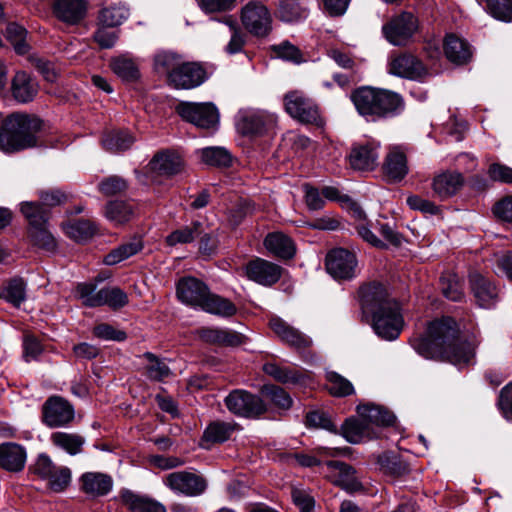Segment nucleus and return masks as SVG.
I'll return each instance as SVG.
<instances>
[{
  "instance_id": "nucleus-1",
  "label": "nucleus",
  "mask_w": 512,
  "mask_h": 512,
  "mask_svg": "<svg viewBox=\"0 0 512 512\" xmlns=\"http://www.w3.org/2000/svg\"><path fill=\"white\" fill-rule=\"evenodd\" d=\"M411 347L422 357L454 365L468 364L474 356L470 344L463 340L458 323L450 316L430 321L423 334L410 338Z\"/></svg>"
},
{
  "instance_id": "nucleus-2",
  "label": "nucleus",
  "mask_w": 512,
  "mask_h": 512,
  "mask_svg": "<svg viewBox=\"0 0 512 512\" xmlns=\"http://www.w3.org/2000/svg\"><path fill=\"white\" fill-rule=\"evenodd\" d=\"M357 113L366 122H379L400 115L405 109L403 97L391 90L361 86L350 94Z\"/></svg>"
},
{
  "instance_id": "nucleus-3",
  "label": "nucleus",
  "mask_w": 512,
  "mask_h": 512,
  "mask_svg": "<svg viewBox=\"0 0 512 512\" xmlns=\"http://www.w3.org/2000/svg\"><path fill=\"white\" fill-rule=\"evenodd\" d=\"M176 294L182 303L210 314L231 317L237 312L234 303L212 293L203 281L192 276L181 278L178 281Z\"/></svg>"
},
{
  "instance_id": "nucleus-4",
  "label": "nucleus",
  "mask_w": 512,
  "mask_h": 512,
  "mask_svg": "<svg viewBox=\"0 0 512 512\" xmlns=\"http://www.w3.org/2000/svg\"><path fill=\"white\" fill-rule=\"evenodd\" d=\"M41 127L38 117L20 113L8 116L0 130V149L12 153L34 147Z\"/></svg>"
},
{
  "instance_id": "nucleus-5",
  "label": "nucleus",
  "mask_w": 512,
  "mask_h": 512,
  "mask_svg": "<svg viewBox=\"0 0 512 512\" xmlns=\"http://www.w3.org/2000/svg\"><path fill=\"white\" fill-rule=\"evenodd\" d=\"M29 470L33 475L45 481L46 487L52 492H64L71 484V469L67 466L57 465L46 453L39 454Z\"/></svg>"
},
{
  "instance_id": "nucleus-6",
  "label": "nucleus",
  "mask_w": 512,
  "mask_h": 512,
  "mask_svg": "<svg viewBox=\"0 0 512 512\" xmlns=\"http://www.w3.org/2000/svg\"><path fill=\"white\" fill-rule=\"evenodd\" d=\"M240 21L250 35L259 39L267 38L273 30L271 11L258 0H251L241 8Z\"/></svg>"
},
{
  "instance_id": "nucleus-7",
  "label": "nucleus",
  "mask_w": 512,
  "mask_h": 512,
  "mask_svg": "<svg viewBox=\"0 0 512 512\" xmlns=\"http://www.w3.org/2000/svg\"><path fill=\"white\" fill-rule=\"evenodd\" d=\"M283 104L287 114L301 123L318 127L324 124L318 104L303 91L287 92L283 97Z\"/></svg>"
},
{
  "instance_id": "nucleus-8",
  "label": "nucleus",
  "mask_w": 512,
  "mask_h": 512,
  "mask_svg": "<svg viewBox=\"0 0 512 512\" xmlns=\"http://www.w3.org/2000/svg\"><path fill=\"white\" fill-rule=\"evenodd\" d=\"M163 484L176 495L198 497L208 488L207 479L199 472L180 470L166 474Z\"/></svg>"
},
{
  "instance_id": "nucleus-9",
  "label": "nucleus",
  "mask_w": 512,
  "mask_h": 512,
  "mask_svg": "<svg viewBox=\"0 0 512 512\" xmlns=\"http://www.w3.org/2000/svg\"><path fill=\"white\" fill-rule=\"evenodd\" d=\"M372 317V328L384 340H395L400 335L404 320L398 302L388 303L384 309L378 310Z\"/></svg>"
},
{
  "instance_id": "nucleus-10",
  "label": "nucleus",
  "mask_w": 512,
  "mask_h": 512,
  "mask_svg": "<svg viewBox=\"0 0 512 512\" xmlns=\"http://www.w3.org/2000/svg\"><path fill=\"white\" fill-rule=\"evenodd\" d=\"M214 70L213 65L182 61L171 75L169 86L175 89H193L203 84Z\"/></svg>"
},
{
  "instance_id": "nucleus-11",
  "label": "nucleus",
  "mask_w": 512,
  "mask_h": 512,
  "mask_svg": "<svg viewBox=\"0 0 512 512\" xmlns=\"http://www.w3.org/2000/svg\"><path fill=\"white\" fill-rule=\"evenodd\" d=\"M237 131L243 136H260L276 123V116L264 110L246 108L236 115Z\"/></svg>"
},
{
  "instance_id": "nucleus-12",
  "label": "nucleus",
  "mask_w": 512,
  "mask_h": 512,
  "mask_svg": "<svg viewBox=\"0 0 512 512\" xmlns=\"http://www.w3.org/2000/svg\"><path fill=\"white\" fill-rule=\"evenodd\" d=\"M227 409L236 416L257 418L267 411L263 400L245 390H233L224 399Z\"/></svg>"
},
{
  "instance_id": "nucleus-13",
  "label": "nucleus",
  "mask_w": 512,
  "mask_h": 512,
  "mask_svg": "<svg viewBox=\"0 0 512 512\" xmlns=\"http://www.w3.org/2000/svg\"><path fill=\"white\" fill-rule=\"evenodd\" d=\"M74 419V407L63 397L51 396L42 406V422L51 429L68 427Z\"/></svg>"
},
{
  "instance_id": "nucleus-14",
  "label": "nucleus",
  "mask_w": 512,
  "mask_h": 512,
  "mask_svg": "<svg viewBox=\"0 0 512 512\" xmlns=\"http://www.w3.org/2000/svg\"><path fill=\"white\" fill-rule=\"evenodd\" d=\"M177 112L183 120L202 129L215 128L219 122L218 109L212 103H180Z\"/></svg>"
},
{
  "instance_id": "nucleus-15",
  "label": "nucleus",
  "mask_w": 512,
  "mask_h": 512,
  "mask_svg": "<svg viewBox=\"0 0 512 512\" xmlns=\"http://www.w3.org/2000/svg\"><path fill=\"white\" fill-rule=\"evenodd\" d=\"M327 272L336 280H351L356 276L357 258L344 248H335L326 255Z\"/></svg>"
},
{
  "instance_id": "nucleus-16",
  "label": "nucleus",
  "mask_w": 512,
  "mask_h": 512,
  "mask_svg": "<svg viewBox=\"0 0 512 512\" xmlns=\"http://www.w3.org/2000/svg\"><path fill=\"white\" fill-rule=\"evenodd\" d=\"M417 30V19L410 12H403L383 25L385 38L393 45L401 46L407 43Z\"/></svg>"
},
{
  "instance_id": "nucleus-17",
  "label": "nucleus",
  "mask_w": 512,
  "mask_h": 512,
  "mask_svg": "<svg viewBox=\"0 0 512 512\" xmlns=\"http://www.w3.org/2000/svg\"><path fill=\"white\" fill-rule=\"evenodd\" d=\"M361 309L364 314L373 315L382 310L388 303L396 301L388 294L386 287L379 282H370L362 285L358 291Z\"/></svg>"
},
{
  "instance_id": "nucleus-18",
  "label": "nucleus",
  "mask_w": 512,
  "mask_h": 512,
  "mask_svg": "<svg viewBox=\"0 0 512 512\" xmlns=\"http://www.w3.org/2000/svg\"><path fill=\"white\" fill-rule=\"evenodd\" d=\"M282 267L262 258L250 260L244 266L247 278L263 286H272L282 276Z\"/></svg>"
},
{
  "instance_id": "nucleus-19",
  "label": "nucleus",
  "mask_w": 512,
  "mask_h": 512,
  "mask_svg": "<svg viewBox=\"0 0 512 512\" xmlns=\"http://www.w3.org/2000/svg\"><path fill=\"white\" fill-rule=\"evenodd\" d=\"M389 72L395 76L416 81H423L429 75L423 62L409 53L393 58L389 63Z\"/></svg>"
},
{
  "instance_id": "nucleus-20",
  "label": "nucleus",
  "mask_w": 512,
  "mask_h": 512,
  "mask_svg": "<svg viewBox=\"0 0 512 512\" xmlns=\"http://www.w3.org/2000/svg\"><path fill=\"white\" fill-rule=\"evenodd\" d=\"M269 326L282 342L296 350L305 349L311 345V339L307 335L278 316L270 318Z\"/></svg>"
},
{
  "instance_id": "nucleus-21",
  "label": "nucleus",
  "mask_w": 512,
  "mask_h": 512,
  "mask_svg": "<svg viewBox=\"0 0 512 512\" xmlns=\"http://www.w3.org/2000/svg\"><path fill=\"white\" fill-rule=\"evenodd\" d=\"M341 434L349 443L358 444L378 438L380 431L359 416L346 419L341 426Z\"/></svg>"
},
{
  "instance_id": "nucleus-22",
  "label": "nucleus",
  "mask_w": 512,
  "mask_h": 512,
  "mask_svg": "<svg viewBox=\"0 0 512 512\" xmlns=\"http://www.w3.org/2000/svg\"><path fill=\"white\" fill-rule=\"evenodd\" d=\"M472 293L480 307H492L498 298V288L490 279L480 273L473 272L469 276Z\"/></svg>"
},
{
  "instance_id": "nucleus-23",
  "label": "nucleus",
  "mask_w": 512,
  "mask_h": 512,
  "mask_svg": "<svg viewBox=\"0 0 512 512\" xmlns=\"http://www.w3.org/2000/svg\"><path fill=\"white\" fill-rule=\"evenodd\" d=\"M152 172L159 176H173L180 173L184 167L182 157L175 151L162 150L157 152L149 162Z\"/></svg>"
},
{
  "instance_id": "nucleus-24",
  "label": "nucleus",
  "mask_w": 512,
  "mask_h": 512,
  "mask_svg": "<svg viewBox=\"0 0 512 512\" xmlns=\"http://www.w3.org/2000/svg\"><path fill=\"white\" fill-rule=\"evenodd\" d=\"M52 8L57 19L69 25H76L86 16L87 1L55 0Z\"/></svg>"
},
{
  "instance_id": "nucleus-25",
  "label": "nucleus",
  "mask_w": 512,
  "mask_h": 512,
  "mask_svg": "<svg viewBox=\"0 0 512 512\" xmlns=\"http://www.w3.org/2000/svg\"><path fill=\"white\" fill-rule=\"evenodd\" d=\"M379 144L376 142H366L352 148L349 161L355 170H372L378 163Z\"/></svg>"
},
{
  "instance_id": "nucleus-26",
  "label": "nucleus",
  "mask_w": 512,
  "mask_h": 512,
  "mask_svg": "<svg viewBox=\"0 0 512 512\" xmlns=\"http://www.w3.org/2000/svg\"><path fill=\"white\" fill-rule=\"evenodd\" d=\"M26 450L20 444L5 442L0 444V467L9 472H20L26 463Z\"/></svg>"
},
{
  "instance_id": "nucleus-27",
  "label": "nucleus",
  "mask_w": 512,
  "mask_h": 512,
  "mask_svg": "<svg viewBox=\"0 0 512 512\" xmlns=\"http://www.w3.org/2000/svg\"><path fill=\"white\" fill-rule=\"evenodd\" d=\"M82 491L91 497L107 495L113 487L110 475L101 472H86L80 477Z\"/></svg>"
},
{
  "instance_id": "nucleus-28",
  "label": "nucleus",
  "mask_w": 512,
  "mask_h": 512,
  "mask_svg": "<svg viewBox=\"0 0 512 512\" xmlns=\"http://www.w3.org/2000/svg\"><path fill=\"white\" fill-rule=\"evenodd\" d=\"M443 49L446 58L455 65H465L472 59L470 44L454 34L445 37Z\"/></svg>"
},
{
  "instance_id": "nucleus-29",
  "label": "nucleus",
  "mask_w": 512,
  "mask_h": 512,
  "mask_svg": "<svg viewBox=\"0 0 512 512\" xmlns=\"http://www.w3.org/2000/svg\"><path fill=\"white\" fill-rule=\"evenodd\" d=\"M328 466L334 471L335 483L347 492H356L363 488L355 468L351 465L334 460L329 461Z\"/></svg>"
},
{
  "instance_id": "nucleus-30",
  "label": "nucleus",
  "mask_w": 512,
  "mask_h": 512,
  "mask_svg": "<svg viewBox=\"0 0 512 512\" xmlns=\"http://www.w3.org/2000/svg\"><path fill=\"white\" fill-rule=\"evenodd\" d=\"M464 184L461 173L455 171L443 172L434 177L432 188L441 200L455 195Z\"/></svg>"
},
{
  "instance_id": "nucleus-31",
  "label": "nucleus",
  "mask_w": 512,
  "mask_h": 512,
  "mask_svg": "<svg viewBox=\"0 0 512 512\" xmlns=\"http://www.w3.org/2000/svg\"><path fill=\"white\" fill-rule=\"evenodd\" d=\"M12 95L19 103L31 102L37 95L39 85L28 73L19 71L12 79Z\"/></svg>"
},
{
  "instance_id": "nucleus-32",
  "label": "nucleus",
  "mask_w": 512,
  "mask_h": 512,
  "mask_svg": "<svg viewBox=\"0 0 512 512\" xmlns=\"http://www.w3.org/2000/svg\"><path fill=\"white\" fill-rule=\"evenodd\" d=\"M262 369L266 375L283 384H301L308 378L301 368L281 366L275 362L265 363Z\"/></svg>"
},
{
  "instance_id": "nucleus-33",
  "label": "nucleus",
  "mask_w": 512,
  "mask_h": 512,
  "mask_svg": "<svg viewBox=\"0 0 512 512\" xmlns=\"http://www.w3.org/2000/svg\"><path fill=\"white\" fill-rule=\"evenodd\" d=\"M120 498L131 512H166L165 506L160 502L131 490H122Z\"/></svg>"
},
{
  "instance_id": "nucleus-34",
  "label": "nucleus",
  "mask_w": 512,
  "mask_h": 512,
  "mask_svg": "<svg viewBox=\"0 0 512 512\" xmlns=\"http://www.w3.org/2000/svg\"><path fill=\"white\" fill-rule=\"evenodd\" d=\"M265 248L280 259H291L294 257L296 248L292 239L282 232L269 233L264 239Z\"/></svg>"
},
{
  "instance_id": "nucleus-35",
  "label": "nucleus",
  "mask_w": 512,
  "mask_h": 512,
  "mask_svg": "<svg viewBox=\"0 0 512 512\" xmlns=\"http://www.w3.org/2000/svg\"><path fill=\"white\" fill-rule=\"evenodd\" d=\"M357 412L360 417L364 418L369 425L375 427L379 431V427L391 426L395 422V416L385 407L366 404L359 405Z\"/></svg>"
},
{
  "instance_id": "nucleus-36",
  "label": "nucleus",
  "mask_w": 512,
  "mask_h": 512,
  "mask_svg": "<svg viewBox=\"0 0 512 512\" xmlns=\"http://www.w3.org/2000/svg\"><path fill=\"white\" fill-rule=\"evenodd\" d=\"M49 439L53 446L62 451H65L71 456L82 453L83 447L86 443L85 437L82 435L64 431H56L51 433Z\"/></svg>"
},
{
  "instance_id": "nucleus-37",
  "label": "nucleus",
  "mask_w": 512,
  "mask_h": 512,
  "mask_svg": "<svg viewBox=\"0 0 512 512\" xmlns=\"http://www.w3.org/2000/svg\"><path fill=\"white\" fill-rule=\"evenodd\" d=\"M236 429V424L224 421L211 422L203 432L201 446L208 448L210 444L227 441Z\"/></svg>"
},
{
  "instance_id": "nucleus-38",
  "label": "nucleus",
  "mask_w": 512,
  "mask_h": 512,
  "mask_svg": "<svg viewBox=\"0 0 512 512\" xmlns=\"http://www.w3.org/2000/svg\"><path fill=\"white\" fill-rule=\"evenodd\" d=\"M135 137L128 130H112L104 133L102 147L110 153L124 152L132 147Z\"/></svg>"
},
{
  "instance_id": "nucleus-39",
  "label": "nucleus",
  "mask_w": 512,
  "mask_h": 512,
  "mask_svg": "<svg viewBox=\"0 0 512 512\" xmlns=\"http://www.w3.org/2000/svg\"><path fill=\"white\" fill-rule=\"evenodd\" d=\"M385 175L394 182L402 180L408 173L407 159L397 148L390 150L383 166Z\"/></svg>"
},
{
  "instance_id": "nucleus-40",
  "label": "nucleus",
  "mask_w": 512,
  "mask_h": 512,
  "mask_svg": "<svg viewBox=\"0 0 512 512\" xmlns=\"http://www.w3.org/2000/svg\"><path fill=\"white\" fill-rule=\"evenodd\" d=\"M109 66L113 73L124 82H135L140 78L138 63L127 55L112 58Z\"/></svg>"
},
{
  "instance_id": "nucleus-41",
  "label": "nucleus",
  "mask_w": 512,
  "mask_h": 512,
  "mask_svg": "<svg viewBox=\"0 0 512 512\" xmlns=\"http://www.w3.org/2000/svg\"><path fill=\"white\" fill-rule=\"evenodd\" d=\"M64 233L76 242H85L91 239L97 232L94 222L87 219H79L62 224Z\"/></svg>"
},
{
  "instance_id": "nucleus-42",
  "label": "nucleus",
  "mask_w": 512,
  "mask_h": 512,
  "mask_svg": "<svg viewBox=\"0 0 512 512\" xmlns=\"http://www.w3.org/2000/svg\"><path fill=\"white\" fill-rule=\"evenodd\" d=\"M183 61L180 54L172 51H160L154 56V69L157 73L166 76L167 83L171 81V75L176 72Z\"/></svg>"
},
{
  "instance_id": "nucleus-43",
  "label": "nucleus",
  "mask_w": 512,
  "mask_h": 512,
  "mask_svg": "<svg viewBox=\"0 0 512 512\" xmlns=\"http://www.w3.org/2000/svg\"><path fill=\"white\" fill-rule=\"evenodd\" d=\"M142 248L143 243L141 239L133 238L111 250L107 255H105L103 262L109 266L116 265L137 254L142 250Z\"/></svg>"
},
{
  "instance_id": "nucleus-44",
  "label": "nucleus",
  "mask_w": 512,
  "mask_h": 512,
  "mask_svg": "<svg viewBox=\"0 0 512 512\" xmlns=\"http://www.w3.org/2000/svg\"><path fill=\"white\" fill-rule=\"evenodd\" d=\"M20 210L29 223V229L48 225L50 211L44 208L39 202H23L21 203Z\"/></svg>"
},
{
  "instance_id": "nucleus-45",
  "label": "nucleus",
  "mask_w": 512,
  "mask_h": 512,
  "mask_svg": "<svg viewBox=\"0 0 512 512\" xmlns=\"http://www.w3.org/2000/svg\"><path fill=\"white\" fill-rule=\"evenodd\" d=\"M129 17V9L121 4H112L99 11L98 24L117 27Z\"/></svg>"
},
{
  "instance_id": "nucleus-46",
  "label": "nucleus",
  "mask_w": 512,
  "mask_h": 512,
  "mask_svg": "<svg viewBox=\"0 0 512 512\" xmlns=\"http://www.w3.org/2000/svg\"><path fill=\"white\" fill-rule=\"evenodd\" d=\"M106 218L119 225L130 221L134 217L133 206L122 200L110 201L105 206Z\"/></svg>"
},
{
  "instance_id": "nucleus-47",
  "label": "nucleus",
  "mask_w": 512,
  "mask_h": 512,
  "mask_svg": "<svg viewBox=\"0 0 512 512\" xmlns=\"http://www.w3.org/2000/svg\"><path fill=\"white\" fill-rule=\"evenodd\" d=\"M203 225L200 221H194L188 226H184L171 232L166 237V243L169 246L177 244H188L195 240L196 237L203 233Z\"/></svg>"
},
{
  "instance_id": "nucleus-48",
  "label": "nucleus",
  "mask_w": 512,
  "mask_h": 512,
  "mask_svg": "<svg viewBox=\"0 0 512 512\" xmlns=\"http://www.w3.org/2000/svg\"><path fill=\"white\" fill-rule=\"evenodd\" d=\"M143 357L147 360L148 364L145 367L146 376L152 381H164L172 374L168 365L155 354L145 352Z\"/></svg>"
},
{
  "instance_id": "nucleus-49",
  "label": "nucleus",
  "mask_w": 512,
  "mask_h": 512,
  "mask_svg": "<svg viewBox=\"0 0 512 512\" xmlns=\"http://www.w3.org/2000/svg\"><path fill=\"white\" fill-rule=\"evenodd\" d=\"M327 389L335 397H346L355 393L352 383L334 371L326 373Z\"/></svg>"
},
{
  "instance_id": "nucleus-50",
  "label": "nucleus",
  "mask_w": 512,
  "mask_h": 512,
  "mask_svg": "<svg viewBox=\"0 0 512 512\" xmlns=\"http://www.w3.org/2000/svg\"><path fill=\"white\" fill-rule=\"evenodd\" d=\"M201 160L210 166L229 167L232 164V155L223 147H206L200 151Z\"/></svg>"
},
{
  "instance_id": "nucleus-51",
  "label": "nucleus",
  "mask_w": 512,
  "mask_h": 512,
  "mask_svg": "<svg viewBox=\"0 0 512 512\" xmlns=\"http://www.w3.org/2000/svg\"><path fill=\"white\" fill-rule=\"evenodd\" d=\"M270 50L275 57L284 61H289L294 64H300L304 61L301 50L288 40L270 46Z\"/></svg>"
},
{
  "instance_id": "nucleus-52",
  "label": "nucleus",
  "mask_w": 512,
  "mask_h": 512,
  "mask_svg": "<svg viewBox=\"0 0 512 512\" xmlns=\"http://www.w3.org/2000/svg\"><path fill=\"white\" fill-rule=\"evenodd\" d=\"M99 296V306L107 305L112 309H120L128 303L127 294L118 287L100 289Z\"/></svg>"
},
{
  "instance_id": "nucleus-53",
  "label": "nucleus",
  "mask_w": 512,
  "mask_h": 512,
  "mask_svg": "<svg viewBox=\"0 0 512 512\" xmlns=\"http://www.w3.org/2000/svg\"><path fill=\"white\" fill-rule=\"evenodd\" d=\"M440 285L443 295L451 301L458 302L464 297L463 287L460 279L455 274H445L440 278Z\"/></svg>"
},
{
  "instance_id": "nucleus-54",
  "label": "nucleus",
  "mask_w": 512,
  "mask_h": 512,
  "mask_svg": "<svg viewBox=\"0 0 512 512\" xmlns=\"http://www.w3.org/2000/svg\"><path fill=\"white\" fill-rule=\"evenodd\" d=\"M261 393L266 397L272 404L281 408L289 409L292 406V398L290 395L280 386L276 385H264L261 389Z\"/></svg>"
},
{
  "instance_id": "nucleus-55",
  "label": "nucleus",
  "mask_w": 512,
  "mask_h": 512,
  "mask_svg": "<svg viewBox=\"0 0 512 512\" xmlns=\"http://www.w3.org/2000/svg\"><path fill=\"white\" fill-rule=\"evenodd\" d=\"M0 298H3L15 307H19L25 300V284L23 280L13 279L9 281L0 293Z\"/></svg>"
},
{
  "instance_id": "nucleus-56",
  "label": "nucleus",
  "mask_w": 512,
  "mask_h": 512,
  "mask_svg": "<svg viewBox=\"0 0 512 512\" xmlns=\"http://www.w3.org/2000/svg\"><path fill=\"white\" fill-rule=\"evenodd\" d=\"M28 232L34 245L49 252L55 250L56 240L47 229V225L29 229Z\"/></svg>"
},
{
  "instance_id": "nucleus-57",
  "label": "nucleus",
  "mask_w": 512,
  "mask_h": 512,
  "mask_svg": "<svg viewBox=\"0 0 512 512\" xmlns=\"http://www.w3.org/2000/svg\"><path fill=\"white\" fill-rule=\"evenodd\" d=\"M377 464L385 474L392 476H401L408 472V468L405 464L388 453L378 455Z\"/></svg>"
},
{
  "instance_id": "nucleus-58",
  "label": "nucleus",
  "mask_w": 512,
  "mask_h": 512,
  "mask_svg": "<svg viewBox=\"0 0 512 512\" xmlns=\"http://www.w3.org/2000/svg\"><path fill=\"white\" fill-rule=\"evenodd\" d=\"M39 203L47 209L66 203L70 195L60 189L51 188L38 192Z\"/></svg>"
},
{
  "instance_id": "nucleus-59",
  "label": "nucleus",
  "mask_w": 512,
  "mask_h": 512,
  "mask_svg": "<svg viewBox=\"0 0 512 512\" xmlns=\"http://www.w3.org/2000/svg\"><path fill=\"white\" fill-rule=\"evenodd\" d=\"M486 8L494 18L504 21H512V0H485Z\"/></svg>"
},
{
  "instance_id": "nucleus-60",
  "label": "nucleus",
  "mask_w": 512,
  "mask_h": 512,
  "mask_svg": "<svg viewBox=\"0 0 512 512\" xmlns=\"http://www.w3.org/2000/svg\"><path fill=\"white\" fill-rule=\"evenodd\" d=\"M75 296L84 306L99 307V291H96V284L79 283L75 289Z\"/></svg>"
},
{
  "instance_id": "nucleus-61",
  "label": "nucleus",
  "mask_w": 512,
  "mask_h": 512,
  "mask_svg": "<svg viewBox=\"0 0 512 512\" xmlns=\"http://www.w3.org/2000/svg\"><path fill=\"white\" fill-rule=\"evenodd\" d=\"M226 23L229 26L232 34H231L230 41L228 42V44L225 47V51L231 55L239 53L242 51V49L246 43V36L241 31V29L239 28V26L237 25V23L234 20L229 19L226 21Z\"/></svg>"
},
{
  "instance_id": "nucleus-62",
  "label": "nucleus",
  "mask_w": 512,
  "mask_h": 512,
  "mask_svg": "<svg viewBox=\"0 0 512 512\" xmlns=\"http://www.w3.org/2000/svg\"><path fill=\"white\" fill-rule=\"evenodd\" d=\"M6 33L7 38L13 44L18 54H24L27 52L28 46L24 41L26 31L22 26L16 23H9L6 28Z\"/></svg>"
},
{
  "instance_id": "nucleus-63",
  "label": "nucleus",
  "mask_w": 512,
  "mask_h": 512,
  "mask_svg": "<svg viewBox=\"0 0 512 512\" xmlns=\"http://www.w3.org/2000/svg\"><path fill=\"white\" fill-rule=\"evenodd\" d=\"M127 182L125 179L119 176H110L103 179L99 185V191L106 195L112 196L121 192H124L127 189Z\"/></svg>"
},
{
  "instance_id": "nucleus-64",
  "label": "nucleus",
  "mask_w": 512,
  "mask_h": 512,
  "mask_svg": "<svg viewBox=\"0 0 512 512\" xmlns=\"http://www.w3.org/2000/svg\"><path fill=\"white\" fill-rule=\"evenodd\" d=\"M110 27L100 25L94 32V40L102 49L112 48L118 40V32L115 30H109Z\"/></svg>"
}]
</instances>
